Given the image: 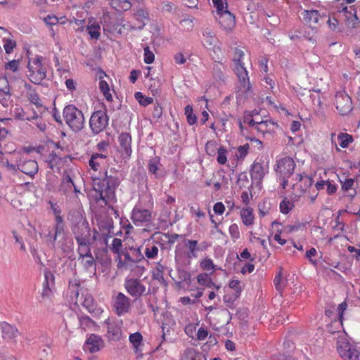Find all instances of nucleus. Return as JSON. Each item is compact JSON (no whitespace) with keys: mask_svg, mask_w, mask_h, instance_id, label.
I'll list each match as a JSON object with an SVG mask.
<instances>
[{"mask_svg":"<svg viewBox=\"0 0 360 360\" xmlns=\"http://www.w3.org/2000/svg\"><path fill=\"white\" fill-rule=\"evenodd\" d=\"M104 174V179L93 177L95 198L101 205L110 206L116 202L115 190L120 185V180L117 172H115L113 175H108L105 171Z\"/></svg>","mask_w":360,"mask_h":360,"instance_id":"obj_1","label":"nucleus"},{"mask_svg":"<svg viewBox=\"0 0 360 360\" xmlns=\"http://www.w3.org/2000/svg\"><path fill=\"white\" fill-rule=\"evenodd\" d=\"M143 259V255L140 248H126L122 252V262L117 257L118 269L124 271H130L134 276H141L146 271V268L139 264Z\"/></svg>","mask_w":360,"mask_h":360,"instance_id":"obj_2","label":"nucleus"},{"mask_svg":"<svg viewBox=\"0 0 360 360\" xmlns=\"http://www.w3.org/2000/svg\"><path fill=\"white\" fill-rule=\"evenodd\" d=\"M295 167L294 159L288 155H281L276 158L274 169L283 189L288 186V179L293 174Z\"/></svg>","mask_w":360,"mask_h":360,"instance_id":"obj_3","label":"nucleus"},{"mask_svg":"<svg viewBox=\"0 0 360 360\" xmlns=\"http://www.w3.org/2000/svg\"><path fill=\"white\" fill-rule=\"evenodd\" d=\"M63 115L65 123L74 131L81 130L84 125V117L83 112L74 105L65 106L63 111Z\"/></svg>","mask_w":360,"mask_h":360,"instance_id":"obj_4","label":"nucleus"},{"mask_svg":"<svg viewBox=\"0 0 360 360\" xmlns=\"http://www.w3.org/2000/svg\"><path fill=\"white\" fill-rule=\"evenodd\" d=\"M43 57L37 56L29 60L28 77L34 84H40L46 77V68L43 64Z\"/></svg>","mask_w":360,"mask_h":360,"instance_id":"obj_5","label":"nucleus"},{"mask_svg":"<svg viewBox=\"0 0 360 360\" xmlns=\"http://www.w3.org/2000/svg\"><path fill=\"white\" fill-rule=\"evenodd\" d=\"M72 231L77 243L94 242L98 239V232L96 230H94V234L91 237L89 223L85 220H81V219L72 226Z\"/></svg>","mask_w":360,"mask_h":360,"instance_id":"obj_6","label":"nucleus"},{"mask_svg":"<svg viewBox=\"0 0 360 360\" xmlns=\"http://www.w3.org/2000/svg\"><path fill=\"white\" fill-rule=\"evenodd\" d=\"M124 286L127 292L134 298L146 295L149 292V289H147L143 282L134 276L126 277Z\"/></svg>","mask_w":360,"mask_h":360,"instance_id":"obj_7","label":"nucleus"},{"mask_svg":"<svg viewBox=\"0 0 360 360\" xmlns=\"http://www.w3.org/2000/svg\"><path fill=\"white\" fill-rule=\"evenodd\" d=\"M337 350L343 360H359L360 352L356 346L350 343L345 337L338 339Z\"/></svg>","mask_w":360,"mask_h":360,"instance_id":"obj_8","label":"nucleus"},{"mask_svg":"<svg viewBox=\"0 0 360 360\" xmlns=\"http://www.w3.org/2000/svg\"><path fill=\"white\" fill-rule=\"evenodd\" d=\"M109 117L106 110H99L94 111L89 120V127L94 134H98L105 129L108 125Z\"/></svg>","mask_w":360,"mask_h":360,"instance_id":"obj_9","label":"nucleus"},{"mask_svg":"<svg viewBox=\"0 0 360 360\" xmlns=\"http://www.w3.org/2000/svg\"><path fill=\"white\" fill-rule=\"evenodd\" d=\"M112 304L114 311L119 316L129 313L131 310V300L122 292H117L112 296Z\"/></svg>","mask_w":360,"mask_h":360,"instance_id":"obj_10","label":"nucleus"},{"mask_svg":"<svg viewBox=\"0 0 360 360\" xmlns=\"http://www.w3.org/2000/svg\"><path fill=\"white\" fill-rule=\"evenodd\" d=\"M340 15L344 17L346 25L349 27H356L360 25V20L356 15V10L354 6H346L341 4L340 7L337 10Z\"/></svg>","mask_w":360,"mask_h":360,"instance_id":"obj_11","label":"nucleus"},{"mask_svg":"<svg viewBox=\"0 0 360 360\" xmlns=\"http://www.w3.org/2000/svg\"><path fill=\"white\" fill-rule=\"evenodd\" d=\"M233 71L240 83L238 92L248 95L251 89V84L245 64L233 65Z\"/></svg>","mask_w":360,"mask_h":360,"instance_id":"obj_12","label":"nucleus"},{"mask_svg":"<svg viewBox=\"0 0 360 360\" xmlns=\"http://www.w3.org/2000/svg\"><path fill=\"white\" fill-rule=\"evenodd\" d=\"M335 105L339 113L347 115L352 109V101L350 96L345 91H339L335 94Z\"/></svg>","mask_w":360,"mask_h":360,"instance_id":"obj_13","label":"nucleus"},{"mask_svg":"<svg viewBox=\"0 0 360 360\" xmlns=\"http://www.w3.org/2000/svg\"><path fill=\"white\" fill-rule=\"evenodd\" d=\"M107 326L106 338L109 340L117 341L122 338V320H110L108 318L104 322Z\"/></svg>","mask_w":360,"mask_h":360,"instance_id":"obj_14","label":"nucleus"},{"mask_svg":"<svg viewBox=\"0 0 360 360\" xmlns=\"http://www.w3.org/2000/svg\"><path fill=\"white\" fill-rule=\"evenodd\" d=\"M269 162L260 159L255 160L250 169L251 179L256 181H262L266 174L269 173Z\"/></svg>","mask_w":360,"mask_h":360,"instance_id":"obj_15","label":"nucleus"},{"mask_svg":"<svg viewBox=\"0 0 360 360\" xmlns=\"http://www.w3.org/2000/svg\"><path fill=\"white\" fill-rule=\"evenodd\" d=\"M152 213L149 210L136 205L132 211L131 219L136 226H143L150 221Z\"/></svg>","mask_w":360,"mask_h":360,"instance_id":"obj_16","label":"nucleus"},{"mask_svg":"<svg viewBox=\"0 0 360 360\" xmlns=\"http://www.w3.org/2000/svg\"><path fill=\"white\" fill-rule=\"evenodd\" d=\"M297 182L292 184V188L295 191L296 195H302L313 184V179L308 176H303L300 174L296 175Z\"/></svg>","mask_w":360,"mask_h":360,"instance_id":"obj_17","label":"nucleus"},{"mask_svg":"<svg viewBox=\"0 0 360 360\" xmlns=\"http://www.w3.org/2000/svg\"><path fill=\"white\" fill-rule=\"evenodd\" d=\"M304 22L311 28H316L323 22L325 15L317 10H304L302 13Z\"/></svg>","mask_w":360,"mask_h":360,"instance_id":"obj_18","label":"nucleus"},{"mask_svg":"<svg viewBox=\"0 0 360 360\" xmlns=\"http://www.w3.org/2000/svg\"><path fill=\"white\" fill-rule=\"evenodd\" d=\"M212 58L214 61L213 75L214 77L219 80L224 81L226 77L224 74L226 66L223 63V53H220L215 56H212Z\"/></svg>","mask_w":360,"mask_h":360,"instance_id":"obj_19","label":"nucleus"},{"mask_svg":"<svg viewBox=\"0 0 360 360\" xmlns=\"http://www.w3.org/2000/svg\"><path fill=\"white\" fill-rule=\"evenodd\" d=\"M280 129V127L277 122L272 121L271 120L262 119L259 123L257 125V131L262 134H275L277 131Z\"/></svg>","mask_w":360,"mask_h":360,"instance_id":"obj_20","label":"nucleus"},{"mask_svg":"<svg viewBox=\"0 0 360 360\" xmlns=\"http://www.w3.org/2000/svg\"><path fill=\"white\" fill-rule=\"evenodd\" d=\"M84 347L90 353H96L104 347V341L98 335L91 334L86 339Z\"/></svg>","mask_w":360,"mask_h":360,"instance_id":"obj_21","label":"nucleus"},{"mask_svg":"<svg viewBox=\"0 0 360 360\" xmlns=\"http://www.w3.org/2000/svg\"><path fill=\"white\" fill-rule=\"evenodd\" d=\"M203 37L205 46L213 51V54L212 56H215L217 53H222L220 46L217 45L218 39L214 34L213 32L211 30L205 31L203 33Z\"/></svg>","mask_w":360,"mask_h":360,"instance_id":"obj_22","label":"nucleus"},{"mask_svg":"<svg viewBox=\"0 0 360 360\" xmlns=\"http://www.w3.org/2000/svg\"><path fill=\"white\" fill-rule=\"evenodd\" d=\"M118 142L121 148V153L124 158H129L131 155V136L130 134L122 132L118 137Z\"/></svg>","mask_w":360,"mask_h":360,"instance_id":"obj_23","label":"nucleus"},{"mask_svg":"<svg viewBox=\"0 0 360 360\" xmlns=\"http://www.w3.org/2000/svg\"><path fill=\"white\" fill-rule=\"evenodd\" d=\"M219 24L224 30L231 31L235 27V16L229 10L217 15Z\"/></svg>","mask_w":360,"mask_h":360,"instance_id":"obj_24","label":"nucleus"},{"mask_svg":"<svg viewBox=\"0 0 360 360\" xmlns=\"http://www.w3.org/2000/svg\"><path fill=\"white\" fill-rule=\"evenodd\" d=\"M18 167L22 172L30 177H34L39 170L37 162L33 160H21Z\"/></svg>","mask_w":360,"mask_h":360,"instance_id":"obj_25","label":"nucleus"},{"mask_svg":"<svg viewBox=\"0 0 360 360\" xmlns=\"http://www.w3.org/2000/svg\"><path fill=\"white\" fill-rule=\"evenodd\" d=\"M0 329L2 338L6 340H13L20 334L19 330L15 326L11 325L6 321H2L0 323Z\"/></svg>","mask_w":360,"mask_h":360,"instance_id":"obj_26","label":"nucleus"},{"mask_svg":"<svg viewBox=\"0 0 360 360\" xmlns=\"http://www.w3.org/2000/svg\"><path fill=\"white\" fill-rule=\"evenodd\" d=\"M82 306L90 314L95 316H100L103 312V309L101 307H98L97 303L91 295H87L85 296L82 302Z\"/></svg>","mask_w":360,"mask_h":360,"instance_id":"obj_27","label":"nucleus"},{"mask_svg":"<svg viewBox=\"0 0 360 360\" xmlns=\"http://www.w3.org/2000/svg\"><path fill=\"white\" fill-rule=\"evenodd\" d=\"M22 93L25 94V98L37 107H41L43 105L38 94L30 84L27 83L25 84Z\"/></svg>","mask_w":360,"mask_h":360,"instance_id":"obj_28","label":"nucleus"},{"mask_svg":"<svg viewBox=\"0 0 360 360\" xmlns=\"http://www.w3.org/2000/svg\"><path fill=\"white\" fill-rule=\"evenodd\" d=\"M107 154L95 153H93L89 162L91 169L96 172L106 163Z\"/></svg>","mask_w":360,"mask_h":360,"instance_id":"obj_29","label":"nucleus"},{"mask_svg":"<svg viewBox=\"0 0 360 360\" xmlns=\"http://www.w3.org/2000/svg\"><path fill=\"white\" fill-rule=\"evenodd\" d=\"M183 243L185 248L188 250L186 253L187 258L190 259L197 258L198 252L200 250L198 240L184 238Z\"/></svg>","mask_w":360,"mask_h":360,"instance_id":"obj_30","label":"nucleus"},{"mask_svg":"<svg viewBox=\"0 0 360 360\" xmlns=\"http://www.w3.org/2000/svg\"><path fill=\"white\" fill-rule=\"evenodd\" d=\"M161 245L160 243L151 242L146 245L143 250V259L146 257L148 259H155L158 257L159 252V247Z\"/></svg>","mask_w":360,"mask_h":360,"instance_id":"obj_31","label":"nucleus"},{"mask_svg":"<svg viewBox=\"0 0 360 360\" xmlns=\"http://www.w3.org/2000/svg\"><path fill=\"white\" fill-rule=\"evenodd\" d=\"M179 360H207V358L204 354L194 348H188L183 352Z\"/></svg>","mask_w":360,"mask_h":360,"instance_id":"obj_32","label":"nucleus"},{"mask_svg":"<svg viewBox=\"0 0 360 360\" xmlns=\"http://www.w3.org/2000/svg\"><path fill=\"white\" fill-rule=\"evenodd\" d=\"M78 262L85 271L89 273L96 272V261L92 255L83 257H78Z\"/></svg>","mask_w":360,"mask_h":360,"instance_id":"obj_33","label":"nucleus"},{"mask_svg":"<svg viewBox=\"0 0 360 360\" xmlns=\"http://www.w3.org/2000/svg\"><path fill=\"white\" fill-rule=\"evenodd\" d=\"M240 217L244 225L248 226L252 225L255 221L253 209L250 207L243 208L240 210Z\"/></svg>","mask_w":360,"mask_h":360,"instance_id":"obj_34","label":"nucleus"},{"mask_svg":"<svg viewBox=\"0 0 360 360\" xmlns=\"http://www.w3.org/2000/svg\"><path fill=\"white\" fill-rule=\"evenodd\" d=\"M86 30L91 39H98L101 35V26L99 23L94 19L89 20Z\"/></svg>","mask_w":360,"mask_h":360,"instance_id":"obj_35","label":"nucleus"},{"mask_svg":"<svg viewBox=\"0 0 360 360\" xmlns=\"http://www.w3.org/2000/svg\"><path fill=\"white\" fill-rule=\"evenodd\" d=\"M134 18L137 21V23L135 24L136 27L138 30H141L148 20V14L144 10L140 9L134 13Z\"/></svg>","mask_w":360,"mask_h":360,"instance_id":"obj_36","label":"nucleus"},{"mask_svg":"<svg viewBox=\"0 0 360 360\" xmlns=\"http://www.w3.org/2000/svg\"><path fill=\"white\" fill-rule=\"evenodd\" d=\"M123 245L121 239L115 238L109 245V250L116 255V258H120V262H122V252H123Z\"/></svg>","mask_w":360,"mask_h":360,"instance_id":"obj_37","label":"nucleus"},{"mask_svg":"<svg viewBox=\"0 0 360 360\" xmlns=\"http://www.w3.org/2000/svg\"><path fill=\"white\" fill-rule=\"evenodd\" d=\"M339 146L342 148H347L354 141L353 136L345 132H340L337 137Z\"/></svg>","mask_w":360,"mask_h":360,"instance_id":"obj_38","label":"nucleus"},{"mask_svg":"<svg viewBox=\"0 0 360 360\" xmlns=\"http://www.w3.org/2000/svg\"><path fill=\"white\" fill-rule=\"evenodd\" d=\"M93 242H89V241L77 243L78 245V248H77V253L79 255L78 257H86L87 255H92L91 250V247H90V245Z\"/></svg>","mask_w":360,"mask_h":360,"instance_id":"obj_39","label":"nucleus"},{"mask_svg":"<svg viewBox=\"0 0 360 360\" xmlns=\"http://www.w3.org/2000/svg\"><path fill=\"white\" fill-rule=\"evenodd\" d=\"M72 187L75 192H79L71 177L69 175H67L63 180L60 190L66 194L68 191L72 190Z\"/></svg>","mask_w":360,"mask_h":360,"instance_id":"obj_40","label":"nucleus"},{"mask_svg":"<svg viewBox=\"0 0 360 360\" xmlns=\"http://www.w3.org/2000/svg\"><path fill=\"white\" fill-rule=\"evenodd\" d=\"M160 166V158L158 156L151 158L148 161V168L150 173L158 177V171Z\"/></svg>","mask_w":360,"mask_h":360,"instance_id":"obj_41","label":"nucleus"},{"mask_svg":"<svg viewBox=\"0 0 360 360\" xmlns=\"http://www.w3.org/2000/svg\"><path fill=\"white\" fill-rule=\"evenodd\" d=\"M200 268L206 271L213 273L216 269V266L211 258L205 257L200 262Z\"/></svg>","mask_w":360,"mask_h":360,"instance_id":"obj_42","label":"nucleus"},{"mask_svg":"<svg viewBox=\"0 0 360 360\" xmlns=\"http://www.w3.org/2000/svg\"><path fill=\"white\" fill-rule=\"evenodd\" d=\"M99 89L100 91L103 93L105 98L108 101H112V94L110 92V86L108 82L105 80L101 79L99 82Z\"/></svg>","mask_w":360,"mask_h":360,"instance_id":"obj_43","label":"nucleus"},{"mask_svg":"<svg viewBox=\"0 0 360 360\" xmlns=\"http://www.w3.org/2000/svg\"><path fill=\"white\" fill-rule=\"evenodd\" d=\"M244 58L245 52L239 48H235L233 57V65L245 64Z\"/></svg>","mask_w":360,"mask_h":360,"instance_id":"obj_44","label":"nucleus"},{"mask_svg":"<svg viewBox=\"0 0 360 360\" xmlns=\"http://www.w3.org/2000/svg\"><path fill=\"white\" fill-rule=\"evenodd\" d=\"M12 102L11 91H0V103L4 107H8L12 104Z\"/></svg>","mask_w":360,"mask_h":360,"instance_id":"obj_45","label":"nucleus"},{"mask_svg":"<svg viewBox=\"0 0 360 360\" xmlns=\"http://www.w3.org/2000/svg\"><path fill=\"white\" fill-rule=\"evenodd\" d=\"M152 277L154 280L158 281L159 282H163L164 279V266L158 263L154 271H153Z\"/></svg>","mask_w":360,"mask_h":360,"instance_id":"obj_46","label":"nucleus"},{"mask_svg":"<svg viewBox=\"0 0 360 360\" xmlns=\"http://www.w3.org/2000/svg\"><path fill=\"white\" fill-rule=\"evenodd\" d=\"M337 18H340L338 11L333 12L331 15L328 16L327 24L332 31H335L338 28Z\"/></svg>","mask_w":360,"mask_h":360,"instance_id":"obj_47","label":"nucleus"},{"mask_svg":"<svg viewBox=\"0 0 360 360\" xmlns=\"http://www.w3.org/2000/svg\"><path fill=\"white\" fill-rule=\"evenodd\" d=\"M294 207V204L290 200H288L286 198H284L281 202H280V212L282 214H288Z\"/></svg>","mask_w":360,"mask_h":360,"instance_id":"obj_48","label":"nucleus"},{"mask_svg":"<svg viewBox=\"0 0 360 360\" xmlns=\"http://www.w3.org/2000/svg\"><path fill=\"white\" fill-rule=\"evenodd\" d=\"M4 50L7 54H10L13 51V49L16 47V41L13 39V36L6 39V40L1 42Z\"/></svg>","mask_w":360,"mask_h":360,"instance_id":"obj_49","label":"nucleus"},{"mask_svg":"<svg viewBox=\"0 0 360 360\" xmlns=\"http://www.w3.org/2000/svg\"><path fill=\"white\" fill-rule=\"evenodd\" d=\"M214 7L216 8L217 15L228 10L226 0H212Z\"/></svg>","mask_w":360,"mask_h":360,"instance_id":"obj_50","label":"nucleus"},{"mask_svg":"<svg viewBox=\"0 0 360 360\" xmlns=\"http://www.w3.org/2000/svg\"><path fill=\"white\" fill-rule=\"evenodd\" d=\"M129 340L133 347H141L142 345L143 336L140 333L136 332L129 335Z\"/></svg>","mask_w":360,"mask_h":360,"instance_id":"obj_51","label":"nucleus"},{"mask_svg":"<svg viewBox=\"0 0 360 360\" xmlns=\"http://www.w3.org/2000/svg\"><path fill=\"white\" fill-rule=\"evenodd\" d=\"M134 97L138 101L139 104L143 106H146L152 103L153 101V99L151 97H147L139 91L135 93Z\"/></svg>","mask_w":360,"mask_h":360,"instance_id":"obj_52","label":"nucleus"},{"mask_svg":"<svg viewBox=\"0 0 360 360\" xmlns=\"http://www.w3.org/2000/svg\"><path fill=\"white\" fill-rule=\"evenodd\" d=\"M184 110L188 123L190 125L194 124L196 122V116L193 113V107L191 105H187Z\"/></svg>","mask_w":360,"mask_h":360,"instance_id":"obj_53","label":"nucleus"},{"mask_svg":"<svg viewBox=\"0 0 360 360\" xmlns=\"http://www.w3.org/2000/svg\"><path fill=\"white\" fill-rule=\"evenodd\" d=\"M227 150L224 146H220L217 150V161L220 165L226 164L227 161Z\"/></svg>","mask_w":360,"mask_h":360,"instance_id":"obj_54","label":"nucleus"},{"mask_svg":"<svg viewBox=\"0 0 360 360\" xmlns=\"http://www.w3.org/2000/svg\"><path fill=\"white\" fill-rule=\"evenodd\" d=\"M117 33L120 34H128L130 32L138 30L135 25H131L129 22L126 23H120V26H118Z\"/></svg>","mask_w":360,"mask_h":360,"instance_id":"obj_55","label":"nucleus"},{"mask_svg":"<svg viewBox=\"0 0 360 360\" xmlns=\"http://www.w3.org/2000/svg\"><path fill=\"white\" fill-rule=\"evenodd\" d=\"M60 236H64V233H58L57 229H54L53 232L49 231L46 235V239L53 247H55L57 238Z\"/></svg>","mask_w":360,"mask_h":360,"instance_id":"obj_56","label":"nucleus"},{"mask_svg":"<svg viewBox=\"0 0 360 360\" xmlns=\"http://www.w3.org/2000/svg\"><path fill=\"white\" fill-rule=\"evenodd\" d=\"M229 232L233 241H236L240 236L239 228L236 224H232L230 225Z\"/></svg>","mask_w":360,"mask_h":360,"instance_id":"obj_57","label":"nucleus"},{"mask_svg":"<svg viewBox=\"0 0 360 360\" xmlns=\"http://www.w3.org/2000/svg\"><path fill=\"white\" fill-rule=\"evenodd\" d=\"M56 224L54 226V229H57L58 233H64L65 231V224L63 221V218L60 214H56Z\"/></svg>","mask_w":360,"mask_h":360,"instance_id":"obj_58","label":"nucleus"},{"mask_svg":"<svg viewBox=\"0 0 360 360\" xmlns=\"http://www.w3.org/2000/svg\"><path fill=\"white\" fill-rule=\"evenodd\" d=\"M49 276L51 277L52 278H53V276L51 273L46 272L45 273L46 283H44V288H43V290H42V293H41L43 297H44L45 296L49 297L51 294V290L48 284V279H49Z\"/></svg>","mask_w":360,"mask_h":360,"instance_id":"obj_59","label":"nucleus"},{"mask_svg":"<svg viewBox=\"0 0 360 360\" xmlns=\"http://www.w3.org/2000/svg\"><path fill=\"white\" fill-rule=\"evenodd\" d=\"M347 304L345 301L340 303L338 307V321H336L338 325H342L343 320V314L345 311L347 309Z\"/></svg>","mask_w":360,"mask_h":360,"instance_id":"obj_60","label":"nucleus"},{"mask_svg":"<svg viewBox=\"0 0 360 360\" xmlns=\"http://www.w3.org/2000/svg\"><path fill=\"white\" fill-rule=\"evenodd\" d=\"M229 287L235 291L236 295L237 297L240 295L242 288H241L240 282L239 280H236V279L231 280L229 283Z\"/></svg>","mask_w":360,"mask_h":360,"instance_id":"obj_61","label":"nucleus"},{"mask_svg":"<svg viewBox=\"0 0 360 360\" xmlns=\"http://www.w3.org/2000/svg\"><path fill=\"white\" fill-rule=\"evenodd\" d=\"M144 63L146 64H151L154 62L155 60V55L154 53L150 50V48L148 46H146L144 48Z\"/></svg>","mask_w":360,"mask_h":360,"instance_id":"obj_62","label":"nucleus"},{"mask_svg":"<svg viewBox=\"0 0 360 360\" xmlns=\"http://www.w3.org/2000/svg\"><path fill=\"white\" fill-rule=\"evenodd\" d=\"M79 326L84 330L94 323V321L87 316H80L79 318Z\"/></svg>","mask_w":360,"mask_h":360,"instance_id":"obj_63","label":"nucleus"},{"mask_svg":"<svg viewBox=\"0 0 360 360\" xmlns=\"http://www.w3.org/2000/svg\"><path fill=\"white\" fill-rule=\"evenodd\" d=\"M259 121L258 119H255L254 117H252L251 116L246 115L244 117L243 122L245 124H248L250 127L252 129L257 130V123H259Z\"/></svg>","mask_w":360,"mask_h":360,"instance_id":"obj_64","label":"nucleus"}]
</instances>
